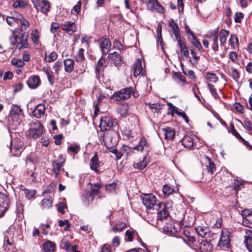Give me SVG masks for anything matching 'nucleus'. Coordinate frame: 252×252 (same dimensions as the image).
<instances>
[{
    "label": "nucleus",
    "instance_id": "1",
    "mask_svg": "<svg viewBox=\"0 0 252 252\" xmlns=\"http://www.w3.org/2000/svg\"><path fill=\"white\" fill-rule=\"evenodd\" d=\"M142 199L147 208L155 209L158 211V220H162L168 217L169 214L166 209L165 205L160 202H157L156 197L153 194H143Z\"/></svg>",
    "mask_w": 252,
    "mask_h": 252
},
{
    "label": "nucleus",
    "instance_id": "2",
    "mask_svg": "<svg viewBox=\"0 0 252 252\" xmlns=\"http://www.w3.org/2000/svg\"><path fill=\"white\" fill-rule=\"evenodd\" d=\"M43 132V126L38 121L32 122L30 124L29 134L33 139L38 138Z\"/></svg>",
    "mask_w": 252,
    "mask_h": 252
},
{
    "label": "nucleus",
    "instance_id": "3",
    "mask_svg": "<svg viewBox=\"0 0 252 252\" xmlns=\"http://www.w3.org/2000/svg\"><path fill=\"white\" fill-rule=\"evenodd\" d=\"M117 125V121L111 116L102 117L100 119L99 127L101 131L107 130Z\"/></svg>",
    "mask_w": 252,
    "mask_h": 252
},
{
    "label": "nucleus",
    "instance_id": "4",
    "mask_svg": "<svg viewBox=\"0 0 252 252\" xmlns=\"http://www.w3.org/2000/svg\"><path fill=\"white\" fill-rule=\"evenodd\" d=\"M149 145V144L147 139L145 137H142L140 138L139 142L136 146L131 148L127 146L124 145L123 147V150L125 152H127L134 150L141 152L144 150H148Z\"/></svg>",
    "mask_w": 252,
    "mask_h": 252
},
{
    "label": "nucleus",
    "instance_id": "5",
    "mask_svg": "<svg viewBox=\"0 0 252 252\" xmlns=\"http://www.w3.org/2000/svg\"><path fill=\"white\" fill-rule=\"evenodd\" d=\"M34 7L44 14H47L51 7L50 2L47 0H32Z\"/></svg>",
    "mask_w": 252,
    "mask_h": 252
},
{
    "label": "nucleus",
    "instance_id": "6",
    "mask_svg": "<svg viewBox=\"0 0 252 252\" xmlns=\"http://www.w3.org/2000/svg\"><path fill=\"white\" fill-rule=\"evenodd\" d=\"M230 233L227 229H222L221 233V237L218 244V246L222 249H226L230 246Z\"/></svg>",
    "mask_w": 252,
    "mask_h": 252
},
{
    "label": "nucleus",
    "instance_id": "7",
    "mask_svg": "<svg viewBox=\"0 0 252 252\" xmlns=\"http://www.w3.org/2000/svg\"><path fill=\"white\" fill-rule=\"evenodd\" d=\"M201 162L202 165L204 166L207 172L211 174H213L216 170L214 162L212 159L206 155L201 157Z\"/></svg>",
    "mask_w": 252,
    "mask_h": 252
},
{
    "label": "nucleus",
    "instance_id": "8",
    "mask_svg": "<svg viewBox=\"0 0 252 252\" xmlns=\"http://www.w3.org/2000/svg\"><path fill=\"white\" fill-rule=\"evenodd\" d=\"M9 201L8 196L0 192V216H3L8 210Z\"/></svg>",
    "mask_w": 252,
    "mask_h": 252
},
{
    "label": "nucleus",
    "instance_id": "9",
    "mask_svg": "<svg viewBox=\"0 0 252 252\" xmlns=\"http://www.w3.org/2000/svg\"><path fill=\"white\" fill-rule=\"evenodd\" d=\"M64 161L65 159L63 158L62 156H60L57 159L52 161V170L56 177L59 175Z\"/></svg>",
    "mask_w": 252,
    "mask_h": 252
},
{
    "label": "nucleus",
    "instance_id": "10",
    "mask_svg": "<svg viewBox=\"0 0 252 252\" xmlns=\"http://www.w3.org/2000/svg\"><path fill=\"white\" fill-rule=\"evenodd\" d=\"M60 26L63 31L69 34H72L77 31V26L75 22L72 21H65Z\"/></svg>",
    "mask_w": 252,
    "mask_h": 252
},
{
    "label": "nucleus",
    "instance_id": "11",
    "mask_svg": "<svg viewBox=\"0 0 252 252\" xmlns=\"http://www.w3.org/2000/svg\"><path fill=\"white\" fill-rule=\"evenodd\" d=\"M92 187L90 188L89 192L87 193L86 198L88 202H92L94 197L96 196L100 190L101 185L98 184H95L94 186L90 183H89Z\"/></svg>",
    "mask_w": 252,
    "mask_h": 252
},
{
    "label": "nucleus",
    "instance_id": "12",
    "mask_svg": "<svg viewBox=\"0 0 252 252\" xmlns=\"http://www.w3.org/2000/svg\"><path fill=\"white\" fill-rule=\"evenodd\" d=\"M99 47L103 55L107 54L110 50L111 42L108 38H102L99 40Z\"/></svg>",
    "mask_w": 252,
    "mask_h": 252
},
{
    "label": "nucleus",
    "instance_id": "13",
    "mask_svg": "<svg viewBox=\"0 0 252 252\" xmlns=\"http://www.w3.org/2000/svg\"><path fill=\"white\" fill-rule=\"evenodd\" d=\"M99 140L102 144H103L107 149H111L115 143H112V136L108 133L103 134L99 137Z\"/></svg>",
    "mask_w": 252,
    "mask_h": 252
},
{
    "label": "nucleus",
    "instance_id": "14",
    "mask_svg": "<svg viewBox=\"0 0 252 252\" xmlns=\"http://www.w3.org/2000/svg\"><path fill=\"white\" fill-rule=\"evenodd\" d=\"M133 75L136 77L140 75H143L145 73V69L142 66V61L141 60H137L134 63L133 68Z\"/></svg>",
    "mask_w": 252,
    "mask_h": 252
},
{
    "label": "nucleus",
    "instance_id": "15",
    "mask_svg": "<svg viewBox=\"0 0 252 252\" xmlns=\"http://www.w3.org/2000/svg\"><path fill=\"white\" fill-rule=\"evenodd\" d=\"M244 243L249 252L252 251V230L246 229Z\"/></svg>",
    "mask_w": 252,
    "mask_h": 252
},
{
    "label": "nucleus",
    "instance_id": "16",
    "mask_svg": "<svg viewBox=\"0 0 252 252\" xmlns=\"http://www.w3.org/2000/svg\"><path fill=\"white\" fill-rule=\"evenodd\" d=\"M149 7L152 11L163 12L164 8L157 0H149Z\"/></svg>",
    "mask_w": 252,
    "mask_h": 252
},
{
    "label": "nucleus",
    "instance_id": "17",
    "mask_svg": "<svg viewBox=\"0 0 252 252\" xmlns=\"http://www.w3.org/2000/svg\"><path fill=\"white\" fill-rule=\"evenodd\" d=\"M45 106L44 104H39L32 112L33 116L37 118L43 117L45 114Z\"/></svg>",
    "mask_w": 252,
    "mask_h": 252
},
{
    "label": "nucleus",
    "instance_id": "18",
    "mask_svg": "<svg viewBox=\"0 0 252 252\" xmlns=\"http://www.w3.org/2000/svg\"><path fill=\"white\" fill-rule=\"evenodd\" d=\"M231 133L234 135L239 141L244 144L248 149L252 150V146L247 141H246L237 132L236 129L235 128L234 125L231 124Z\"/></svg>",
    "mask_w": 252,
    "mask_h": 252
},
{
    "label": "nucleus",
    "instance_id": "19",
    "mask_svg": "<svg viewBox=\"0 0 252 252\" xmlns=\"http://www.w3.org/2000/svg\"><path fill=\"white\" fill-rule=\"evenodd\" d=\"M28 86L31 89H35L40 84V80L37 75L31 76L27 81Z\"/></svg>",
    "mask_w": 252,
    "mask_h": 252
},
{
    "label": "nucleus",
    "instance_id": "20",
    "mask_svg": "<svg viewBox=\"0 0 252 252\" xmlns=\"http://www.w3.org/2000/svg\"><path fill=\"white\" fill-rule=\"evenodd\" d=\"M172 78L177 83L182 87L188 84L186 78L180 72H174L172 74Z\"/></svg>",
    "mask_w": 252,
    "mask_h": 252
},
{
    "label": "nucleus",
    "instance_id": "21",
    "mask_svg": "<svg viewBox=\"0 0 252 252\" xmlns=\"http://www.w3.org/2000/svg\"><path fill=\"white\" fill-rule=\"evenodd\" d=\"M20 115H23L22 109L19 106L13 104L9 113V117L13 119L17 118Z\"/></svg>",
    "mask_w": 252,
    "mask_h": 252
},
{
    "label": "nucleus",
    "instance_id": "22",
    "mask_svg": "<svg viewBox=\"0 0 252 252\" xmlns=\"http://www.w3.org/2000/svg\"><path fill=\"white\" fill-rule=\"evenodd\" d=\"M90 165L92 170H94L96 173L99 172L98 167L100 166V162L97 153H95L91 159Z\"/></svg>",
    "mask_w": 252,
    "mask_h": 252
},
{
    "label": "nucleus",
    "instance_id": "23",
    "mask_svg": "<svg viewBox=\"0 0 252 252\" xmlns=\"http://www.w3.org/2000/svg\"><path fill=\"white\" fill-rule=\"evenodd\" d=\"M201 252H211L213 250V245L209 241H202L199 245Z\"/></svg>",
    "mask_w": 252,
    "mask_h": 252
},
{
    "label": "nucleus",
    "instance_id": "24",
    "mask_svg": "<svg viewBox=\"0 0 252 252\" xmlns=\"http://www.w3.org/2000/svg\"><path fill=\"white\" fill-rule=\"evenodd\" d=\"M162 131L166 140H172L174 138L175 132L172 127L167 126L165 128H162Z\"/></svg>",
    "mask_w": 252,
    "mask_h": 252
},
{
    "label": "nucleus",
    "instance_id": "25",
    "mask_svg": "<svg viewBox=\"0 0 252 252\" xmlns=\"http://www.w3.org/2000/svg\"><path fill=\"white\" fill-rule=\"evenodd\" d=\"M108 58L115 64L116 66L118 67V66L120 65L121 58L120 55L117 52H115L113 53L109 54Z\"/></svg>",
    "mask_w": 252,
    "mask_h": 252
},
{
    "label": "nucleus",
    "instance_id": "26",
    "mask_svg": "<svg viewBox=\"0 0 252 252\" xmlns=\"http://www.w3.org/2000/svg\"><path fill=\"white\" fill-rule=\"evenodd\" d=\"M28 38V36L27 34L25 33L23 34L20 37V41L17 45V48L21 50L22 48H28L29 46Z\"/></svg>",
    "mask_w": 252,
    "mask_h": 252
},
{
    "label": "nucleus",
    "instance_id": "27",
    "mask_svg": "<svg viewBox=\"0 0 252 252\" xmlns=\"http://www.w3.org/2000/svg\"><path fill=\"white\" fill-rule=\"evenodd\" d=\"M64 70L68 73L72 72L74 69V62L72 59H67L63 61Z\"/></svg>",
    "mask_w": 252,
    "mask_h": 252
},
{
    "label": "nucleus",
    "instance_id": "28",
    "mask_svg": "<svg viewBox=\"0 0 252 252\" xmlns=\"http://www.w3.org/2000/svg\"><path fill=\"white\" fill-rule=\"evenodd\" d=\"M133 92V89L131 87L126 88L121 90L119 92L121 94V97L124 100L129 98L131 93Z\"/></svg>",
    "mask_w": 252,
    "mask_h": 252
},
{
    "label": "nucleus",
    "instance_id": "29",
    "mask_svg": "<svg viewBox=\"0 0 252 252\" xmlns=\"http://www.w3.org/2000/svg\"><path fill=\"white\" fill-rule=\"evenodd\" d=\"M23 150V146L22 145H14L13 147H11L10 152L13 156L19 157Z\"/></svg>",
    "mask_w": 252,
    "mask_h": 252
},
{
    "label": "nucleus",
    "instance_id": "30",
    "mask_svg": "<svg viewBox=\"0 0 252 252\" xmlns=\"http://www.w3.org/2000/svg\"><path fill=\"white\" fill-rule=\"evenodd\" d=\"M145 104L148 105L149 108L153 113H159L162 109V105L159 103H152L151 102H145Z\"/></svg>",
    "mask_w": 252,
    "mask_h": 252
},
{
    "label": "nucleus",
    "instance_id": "31",
    "mask_svg": "<svg viewBox=\"0 0 252 252\" xmlns=\"http://www.w3.org/2000/svg\"><path fill=\"white\" fill-rule=\"evenodd\" d=\"M229 32L226 30H221L219 33V39L220 45L224 46Z\"/></svg>",
    "mask_w": 252,
    "mask_h": 252
},
{
    "label": "nucleus",
    "instance_id": "32",
    "mask_svg": "<svg viewBox=\"0 0 252 252\" xmlns=\"http://www.w3.org/2000/svg\"><path fill=\"white\" fill-rule=\"evenodd\" d=\"M149 162V160L146 157H145L142 161L138 162L137 163H134L133 166L134 168L138 170H141L145 168L147 164Z\"/></svg>",
    "mask_w": 252,
    "mask_h": 252
},
{
    "label": "nucleus",
    "instance_id": "33",
    "mask_svg": "<svg viewBox=\"0 0 252 252\" xmlns=\"http://www.w3.org/2000/svg\"><path fill=\"white\" fill-rule=\"evenodd\" d=\"M20 191L24 193L26 197L30 199L32 198L34 195L35 192L33 189H26L23 186L21 185L20 188Z\"/></svg>",
    "mask_w": 252,
    "mask_h": 252
},
{
    "label": "nucleus",
    "instance_id": "34",
    "mask_svg": "<svg viewBox=\"0 0 252 252\" xmlns=\"http://www.w3.org/2000/svg\"><path fill=\"white\" fill-rule=\"evenodd\" d=\"M16 14L17 15V19L20 22L21 24V28L24 29L25 31L27 30L30 27L29 22L21 14L16 13Z\"/></svg>",
    "mask_w": 252,
    "mask_h": 252
},
{
    "label": "nucleus",
    "instance_id": "35",
    "mask_svg": "<svg viewBox=\"0 0 252 252\" xmlns=\"http://www.w3.org/2000/svg\"><path fill=\"white\" fill-rule=\"evenodd\" d=\"M43 249L46 252H54L55 244L51 241H48L44 243Z\"/></svg>",
    "mask_w": 252,
    "mask_h": 252
},
{
    "label": "nucleus",
    "instance_id": "36",
    "mask_svg": "<svg viewBox=\"0 0 252 252\" xmlns=\"http://www.w3.org/2000/svg\"><path fill=\"white\" fill-rule=\"evenodd\" d=\"M182 144L185 146V147L187 148H191L193 145V142L192 138L188 136H185L183 138Z\"/></svg>",
    "mask_w": 252,
    "mask_h": 252
},
{
    "label": "nucleus",
    "instance_id": "37",
    "mask_svg": "<svg viewBox=\"0 0 252 252\" xmlns=\"http://www.w3.org/2000/svg\"><path fill=\"white\" fill-rule=\"evenodd\" d=\"M196 232L198 235L201 237H204L209 232V228L207 227L198 226L195 228Z\"/></svg>",
    "mask_w": 252,
    "mask_h": 252
},
{
    "label": "nucleus",
    "instance_id": "38",
    "mask_svg": "<svg viewBox=\"0 0 252 252\" xmlns=\"http://www.w3.org/2000/svg\"><path fill=\"white\" fill-rule=\"evenodd\" d=\"M105 64V59L103 58H101L98 61L96 65L95 70L96 71L99 73L102 71L105 67L106 66Z\"/></svg>",
    "mask_w": 252,
    "mask_h": 252
},
{
    "label": "nucleus",
    "instance_id": "39",
    "mask_svg": "<svg viewBox=\"0 0 252 252\" xmlns=\"http://www.w3.org/2000/svg\"><path fill=\"white\" fill-rule=\"evenodd\" d=\"M40 36V33L37 29H34L32 31L31 33V39L35 44L37 45L38 44V39Z\"/></svg>",
    "mask_w": 252,
    "mask_h": 252
},
{
    "label": "nucleus",
    "instance_id": "40",
    "mask_svg": "<svg viewBox=\"0 0 252 252\" xmlns=\"http://www.w3.org/2000/svg\"><path fill=\"white\" fill-rule=\"evenodd\" d=\"M43 70L46 73L50 84L52 85L55 80L53 72L49 68L46 67H44Z\"/></svg>",
    "mask_w": 252,
    "mask_h": 252
},
{
    "label": "nucleus",
    "instance_id": "41",
    "mask_svg": "<svg viewBox=\"0 0 252 252\" xmlns=\"http://www.w3.org/2000/svg\"><path fill=\"white\" fill-rule=\"evenodd\" d=\"M206 79L209 82L216 83L218 80V77L216 74L212 72H208L205 75Z\"/></svg>",
    "mask_w": 252,
    "mask_h": 252
},
{
    "label": "nucleus",
    "instance_id": "42",
    "mask_svg": "<svg viewBox=\"0 0 252 252\" xmlns=\"http://www.w3.org/2000/svg\"><path fill=\"white\" fill-rule=\"evenodd\" d=\"M126 226V223L121 222L117 223L112 228V230L115 233L122 231Z\"/></svg>",
    "mask_w": 252,
    "mask_h": 252
},
{
    "label": "nucleus",
    "instance_id": "43",
    "mask_svg": "<svg viewBox=\"0 0 252 252\" xmlns=\"http://www.w3.org/2000/svg\"><path fill=\"white\" fill-rule=\"evenodd\" d=\"M11 63L17 67H21L25 65V62L20 59H12L11 60Z\"/></svg>",
    "mask_w": 252,
    "mask_h": 252
},
{
    "label": "nucleus",
    "instance_id": "44",
    "mask_svg": "<svg viewBox=\"0 0 252 252\" xmlns=\"http://www.w3.org/2000/svg\"><path fill=\"white\" fill-rule=\"evenodd\" d=\"M52 204V198L50 196H47L42 201V204L43 207L48 208L50 207Z\"/></svg>",
    "mask_w": 252,
    "mask_h": 252
},
{
    "label": "nucleus",
    "instance_id": "45",
    "mask_svg": "<svg viewBox=\"0 0 252 252\" xmlns=\"http://www.w3.org/2000/svg\"><path fill=\"white\" fill-rule=\"evenodd\" d=\"M180 48L181 53L186 58L189 57V51L185 42H183L178 45Z\"/></svg>",
    "mask_w": 252,
    "mask_h": 252
},
{
    "label": "nucleus",
    "instance_id": "46",
    "mask_svg": "<svg viewBox=\"0 0 252 252\" xmlns=\"http://www.w3.org/2000/svg\"><path fill=\"white\" fill-rule=\"evenodd\" d=\"M229 42L231 46L233 48H235L238 43V39L237 36L235 34H231L229 38Z\"/></svg>",
    "mask_w": 252,
    "mask_h": 252
},
{
    "label": "nucleus",
    "instance_id": "47",
    "mask_svg": "<svg viewBox=\"0 0 252 252\" xmlns=\"http://www.w3.org/2000/svg\"><path fill=\"white\" fill-rule=\"evenodd\" d=\"M63 67V63L61 61H57L53 65V68L56 74L58 76L60 71L62 70Z\"/></svg>",
    "mask_w": 252,
    "mask_h": 252
},
{
    "label": "nucleus",
    "instance_id": "48",
    "mask_svg": "<svg viewBox=\"0 0 252 252\" xmlns=\"http://www.w3.org/2000/svg\"><path fill=\"white\" fill-rule=\"evenodd\" d=\"M208 87L209 89L210 92L212 95L216 99H220V96L217 92V90L215 88L214 86L211 84H208Z\"/></svg>",
    "mask_w": 252,
    "mask_h": 252
},
{
    "label": "nucleus",
    "instance_id": "49",
    "mask_svg": "<svg viewBox=\"0 0 252 252\" xmlns=\"http://www.w3.org/2000/svg\"><path fill=\"white\" fill-rule=\"evenodd\" d=\"M67 150L74 155L77 154L80 150V147L79 145H70L68 147Z\"/></svg>",
    "mask_w": 252,
    "mask_h": 252
},
{
    "label": "nucleus",
    "instance_id": "50",
    "mask_svg": "<svg viewBox=\"0 0 252 252\" xmlns=\"http://www.w3.org/2000/svg\"><path fill=\"white\" fill-rule=\"evenodd\" d=\"M84 50L83 48H80L78 52L77 55L75 57V60L77 62H81L85 60L84 55Z\"/></svg>",
    "mask_w": 252,
    "mask_h": 252
},
{
    "label": "nucleus",
    "instance_id": "51",
    "mask_svg": "<svg viewBox=\"0 0 252 252\" xmlns=\"http://www.w3.org/2000/svg\"><path fill=\"white\" fill-rule=\"evenodd\" d=\"M190 42L191 44H193L194 46H195V47L198 50H200L202 49V45H201L197 37L194 35L192 36V38Z\"/></svg>",
    "mask_w": 252,
    "mask_h": 252
},
{
    "label": "nucleus",
    "instance_id": "52",
    "mask_svg": "<svg viewBox=\"0 0 252 252\" xmlns=\"http://www.w3.org/2000/svg\"><path fill=\"white\" fill-rule=\"evenodd\" d=\"M59 224L61 227L65 226L64 230L67 231L69 228L70 227L71 224L67 220H60L59 222Z\"/></svg>",
    "mask_w": 252,
    "mask_h": 252
},
{
    "label": "nucleus",
    "instance_id": "53",
    "mask_svg": "<svg viewBox=\"0 0 252 252\" xmlns=\"http://www.w3.org/2000/svg\"><path fill=\"white\" fill-rule=\"evenodd\" d=\"M81 1H79L77 4L74 6L71 9V13L76 15L78 14L81 10Z\"/></svg>",
    "mask_w": 252,
    "mask_h": 252
},
{
    "label": "nucleus",
    "instance_id": "54",
    "mask_svg": "<svg viewBox=\"0 0 252 252\" xmlns=\"http://www.w3.org/2000/svg\"><path fill=\"white\" fill-rule=\"evenodd\" d=\"M243 126L252 135V123L250 121L245 120L244 121Z\"/></svg>",
    "mask_w": 252,
    "mask_h": 252
},
{
    "label": "nucleus",
    "instance_id": "55",
    "mask_svg": "<svg viewBox=\"0 0 252 252\" xmlns=\"http://www.w3.org/2000/svg\"><path fill=\"white\" fill-rule=\"evenodd\" d=\"M244 18V14L242 12H236L234 14V19L236 23H240Z\"/></svg>",
    "mask_w": 252,
    "mask_h": 252
},
{
    "label": "nucleus",
    "instance_id": "56",
    "mask_svg": "<svg viewBox=\"0 0 252 252\" xmlns=\"http://www.w3.org/2000/svg\"><path fill=\"white\" fill-rule=\"evenodd\" d=\"M181 66L182 67L183 71L184 74L189 76L190 79H194L195 78L194 72L193 70H190L186 71L183 68V64L181 63Z\"/></svg>",
    "mask_w": 252,
    "mask_h": 252
},
{
    "label": "nucleus",
    "instance_id": "57",
    "mask_svg": "<svg viewBox=\"0 0 252 252\" xmlns=\"http://www.w3.org/2000/svg\"><path fill=\"white\" fill-rule=\"evenodd\" d=\"M162 190L164 194L169 195L173 192L174 189L169 186L165 185L163 187Z\"/></svg>",
    "mask_w": 252,
    "mask_h": 252
},
{
    "label": "nucleus",
    "instance_id": "58",
    "mask_svg": "<svg viewBox=\"0 0 252 252\" xmlns=\"http://www.w3.org/2000/svg\"><path fill=\"white\" fill-rule=\"evenodd\" d=\"M57 58V54L55 52L51 53L48 56L46 57V60L47 62H52L55 61Z\"/></svg>",
    "mask_w": 252,
    "mask_h": 252
},
{
    "label": "nucleus",
    "instance_id": "59",
    "mask_svg": "<svg viewBox=\"0 0 252 252\" xmlns=\"http://www.w3.org/2000/svg\"><path fill=\"white\" fill-rule=\"evenodd\" d=\"M218 28L216 29L210 31V35H207L206 38L211 39L213 38H218Z\"/></svg>",
    "mask_w": 252,
    "mask_h": 252
},
{
    "label": "nucleus",
    "instance_id": "60",
    "mask_svg": "<svg viewBox=\"0 0 252 252\" xmlns=\"http://www.w3.org/2000/svg\"><path fill=\"white\" fill-rule=\"evenodd\" d=\"M212 39V43L211 44L212 48L214 51H217L219 50L218 38H211Z\"/></svg>",
    "mask_w": 252,
    "mask_h": 252
},
{
    "label": "nucleus",
    "instance_id": "61",
    "mask_svg": "<svg viewBox=\"0 0 252 252\" xmlns=\"http://www.w3.org/2000/svg\"><path fill=\"white\" fill-rule=\"evenodd\" d=\"M71 246V244L69 241L65 240H63L62 241V247L66 251H68L70 250Z\"/></svg>",
    "mask_w": 252,
    "mask_h": 252
},
{
    "label": "nucleus",
    "instance_id": "62",
    "mask_svg": "<svg viewBox=\"0 0 252 252\" xmlns=\"http://www.w3.org/2000/svg\"><path fill=\"white\" fill-rule=\"evenodd\" d=\"M60 25L57 23H53L51 26L50 31L52 33H55L58 32Z\"/></svg>",
    "mask_w": 252,
    "mask_h": 252
},
{
    "label": "nucleus",
    "instance_id": "63",
    "mask_svg": "<svg viewBox=\"0 0 252 252\" xmlns=\"http://www.w3.org/2000/svg\"><path fill=\"white\" fill-rule=\"evenodd\" d=\"M170 26L172 28V32L175 33L179 31L178 25L173 21L169 23Z\"/></svg>",
    "mask_w": 252,
    "mask_h": 252
},
{
    "label": "nucleus",
    "instance_id": "64",
    "mask_svg": "<svg viewBox=\"0 0 252 252\" xmlns=\"http://www.w3.org/2000/svg\"><path fill=\"white\" fill-rule=\"evenodd\" d=\"M111 98L115 101H121L124 100L123 98L121 97V94L119 91L115 93L112 96Z\"/></svg>",
    "mask_w": 252,
    "mask_h": 252
}]
</instances>
